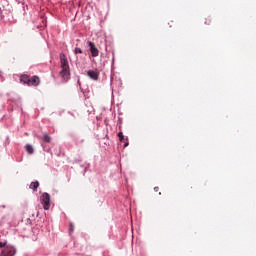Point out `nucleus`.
Returning a JSON list of instances; mask_svg holds the SVG:
<instances>
[{
    "instance_id": "1",
    "label": "nucleus",
    "mask_w": 256,
    "mask_h": 256,
    "mask_svg": "<svg viewBox=\"0 0 256 256\" xmlns=\"http://www.w3.org/2000/svg\"><path fill=\"white\" fill-rule=\"evenodd\" d=\"M60 67V76L63 81H69V79H71V69L69 68V61L67 60L65 53H60Z\"/></svg>"
},
{
    "instance_id": "2",
    "label": "nucleus",
    "mask_w": 256,
    "mask_h": 256,
    "mask_svg": "<svg viewBox=\"0 0 256 256\" xmlns=\"http://www.w3.org/2000/svg\"><path fill=\"white\" fill-rule=\"evenodd\" d=\"M40 201L43 205L44 210L49 211V208L51 207V195H49V193L47 192H44L40 197Z\"/></svg>"
},
{
    "instance_id": "3",
    "label": "nucleus",
    "mask_w": 256,
    "mask_h": 256,
    "mask_svg": "<svg viewBox=\"0 0 256 256\" xmlns=\"http://www.w3.org/2000/svg\"><path fill=\"white\" fill-rule=\"evenodd\" d=\"M15 253H17V250L13 246H4L0 256H15Z\"/></svg>"
},
{
    "instance_id": "4",
    "label": "nucleus",
    "mask_w": 256,
    "mask_h": 256,
    "mask_svg": "<svg viewBox=\"0 0 256 256\" xmlns=\"http://www.w3.org/2000/svg\"><path fill=\"white\" fill-rule=\"evenodd\" d=\"M88 47L91 52L92 57H99V49L95 46V43L89 41Z\"/></svg>"
},
{
    "instance_id": "5",
    "label": "nucleus",
    "mask_w": 256,
    "mask_h": 256,
    "mask_svg": "<svg viewBox=\"0 0 256 256\" xmlns=\"http://www.w3.org/2000/svg\"><path fill=\"white\" fill-rule=\"evenodd\" d=\"M41 83V80L39 79V76H32L29 79L28 87H37Z\"/></svg>"
},
{
    "instance_id": "6",
    "label": "nucleus",
    "mask_w": 256,
    "mask_h": 256,
    "mask_svg": "<svg viewBox=\"0 0 256 256\" xmlns=\"http://www.w3.org/2000/svg\"><path fill=\"white\" fill-rule=\"evenodd\" d=\"M87 75L90 79H93V81H97L99 79V71L89 70Z\"/></svg>"
},
{
    "instance_id": "7",
    "label": "nucleus",
    "mask_w": 256,
    "mask_h": 256,
    "mask_svg": "<svg viewBox=\"0 0 256 256\" xmlns=\"http://www.w3.org/2000/svg\"><path fill=\"white\" fill-rule=\"evenodd\" d=\"M29 79L30 77L28 75H21L20 83H23V85H29Z\"/></svg>"
},
{
    "instance_id": "8",
    "label": "nucleus",
    "mask_w": 256,
    "mask_h": 256,
    "mask_svg": "<svg viewBox=\"0 0 256 256\" xmlns=\"http://www.w3.org/2000/svg\"><path fill=\"white\" fill-rule=\"evenodd\" d=\"M42 141L43 143H51V136H49V134L44 133L43 137H42Z\"/></svg>"
},
{
    "instance_id": "9",
    "label": "nucleus",
    "mask_w": 256,
    "mask_h": 256,
    "mask_svg": "<svg viewBox=\"0 0 256 256\" xmlns=\"http://www.w3.org/2000/svg\"><path fill=\"white\" fill-rule=\"evenodd\" d=\"M30 189L37 191V189H39V181L31 182Z\"/></svg>"
},
{
    "instance_id": "10",
    "label": "nucleus",
    "mask_w": 256,
    "mask_h": 256,
    "mask_svg": "<svg viewBox=\"0 0 256 256\" xmlns=\"http://www.w3.org/2000/svg\"><path fill=\"white\" fill-rule=\"evenodd\" d=\"M25 149H26L27 153H29V155H33L34 149H33V146L31 144H27L25 146Z\"/></svg>"
},
{
    "instance_id": "11",
    "label": "nucleus",
    "mask_w": 256,
    "mask_h": 256,
    "mask_svg": "<svg viewBox=\"0 0 256 256\" xmlns=\"http://www.w3.org/2000/svg\"><path fill=\"white\" fill-rule=\"evenodd\" d=\"M74 53H75V55H79V54L83 53V50H81V48H75Z\"/></svg>"
},
{
    "instance_id": "12",
    "label": "nucleus",
    "mask_w": 256,
    "mask_h": 256,
    "mask_svg": "<svg viewBox=\"0 0 256 256\" xmlns=\"http://www.w3.org/2000/svg\"><path fill=\"white\" fill-rule=\"evenodd\" d=\"M118 137L120 141H123V139H125V136H123V132H119Z\"/></svg>"
},
{
    "instance_id": "13",
    "label": "nucleus",
    "mask_w": 256,
    "mask_h": 256,
    "mask_svg": "<svg viewBox=\"0 0 256 256\" xmlns=\"http://www.w3.org/2000/svg\"><path fill=\"white\" fill-rule=\"evenodd\" d=\"M69 231L70 233H73V231H75V227L73 226V223H70Z\"/></svg>"
},
{
    "instance_id": "14",
    "label": "nucleus",
    "mask_w": 256,
    "mask_h": 256,
    "mask_svg": "<svg viewBox=\"0 0 256 256\" xmlns=\"http://www.w3.org/2000/svg\"><path fill=\"white\" fill-rule=\"evenodd\" d=\"M7 242H0V249H4V247H6Z\"/></svg>"
},
{
    "instance_id": "15",
    "label": "nucleus",
    "mask_w": 256,
    "mask_h": 256,
    "mask_svg": "<svg viewBox=\"0 0 256 256\" xmlns=\"http://www.w3.org/2000/svg\"><path fill=\"white\" fill-rule=\"evenodd\" d=\"M205 25H211V18H207V19H206Z\"/></svg>"
},
{
    "instance_id": "16",
    "label": "nucleus",
    "mask_w": 256,
    "mask_h": 256,
    "mask_svg": "<svg viewBox=\"0 0 256 256\" xmlns=\"http://www.w3.org/2000/svg\"><path fill=\"white\" fill-rule=\"evenodd\" d=\"M154 191L157 193L159 191V187L158 186L154 187Z\"/></svg>"
},
{
    "instance_id": "17",
    "label": "nucleus",
    "mask_w": 256,
    "mask_h": 256,
    "mask_svg": "<svg viewBox=\"0 0 256 256\" xmlns=\"http://www.w3.org/2000/svg\"><path fill=\"white\" fill-rule=\"evenodd\" d=\"M127 145H129V143H126V144L124 145V147H127Z\"/></svg>"
},
{
    "instance_id": "18",
    "label": "nucleus",
    "mask_w": 256,
    "mask_h": 256,
    "mask_svg": "<svg viewBox=\"0 0 256 256\" xmlns=\"http://www.w3.org/2000/svg\"><path fill=\"white\" fill-rule=\"evenodd\" d=\"M159 195H161V192H159Z\"/></svg>"
}]
</instances>
